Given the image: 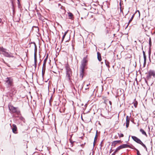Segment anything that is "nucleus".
I'll use <instances>...</instances> for the list:
<instances>
[{
  "instance_id": "obj_42",
  "label": "nucleus",
  "mask_w": 155,
  "mask_h": 155,
  "mask_svg": "<svg viewBox=\"0 0 155 155\" xmlns=\"http://www.w3.org/2000/svg\"><path fill=\"white\" fill-rule=\"evenodd\" d=\"M48 58V56L46 57V58Z\"/></svg>"
},
{
  "instance_id": "obj_17",
  "label": "nucleus",
  "mask_w": 155,
  "mask_h": 155,
  "mask_svg": "<svg viewBox=\"0 0 155 155\" xmlns=\"http://www.w3.org/2000/svg\"><path fill=\"white\" fill-rule=\"evenodd\" d=\"M135 14H133L131 18L130 19V20H129L128 24L130 23L132 20L133 18H134V15Z\"/></svg>"
},
{
  "instance_id": "obj_1",
  "label": "nucleus",
  "mask_w": 155,
  "mask_h": 155,
  "mask_svg": "<svg viewBox=\"0 0 155 155\" xmlns=\"http://www.w3.org/2000/svg\"><path fill=\"white\" fill-rule=\"evenodd\" d=\"M65 68L66 69V78L68 81H70L72 75V71L68 65H66Z\"/></svg>"
},
{
  "instance_id": "obj_2",
  "label": "nucleus",
  "mask_w": 155,
  "mask_h": 155,
  "mask_svg": "<svg viewBox=\"0 0 155 155\" xmlns=\"http://www.w3.org/2000/svg\"><path fill=\"white\" fill-rule=\"evenodd\" d=\"M5 84L8 87L12 86L13 84V79L11 78H7L5 80Z\"/></svg>"
},
{
  "instance_id": "obj_22",
  "label": "nucleus",
  "mask_w": 155,
  "mask_h": 155,
  "mask_svg": "<svg viewBox=\"0 0 155 155\" xmlns=\"http://www.w3.org/2000/svg\"><path fill=\"white\" fill-rule=\"evenodd\" d=\"M37 61V59H35V68H36V62Z\"/></svg>"
},
{
  "instance_id": "obj_32",
  "label": "nucleus",
  "mask_w": 155,
  "mask_h": 155,
  "mask_svg": "<svg viewBox=\"0 0 155 155\" xmlns=\"http://www.w3.org/2000/svg\"><path fill=\"white\" fill-rule=\"evenodd\" d=\"M97 134H96V136L95 137V138H94V142L95 141V140H96L97 139Z\"/></svg>"
},
{
  "instance_id": "obj_15",
  "label": "nucleus",
  "mask_w": 155,
  "mask_h": 155,
  "mask_svg": "<svg viewBox=\"0 0 155 155\" xmlns=\"http://www.w3.org/2000/svg\"><path fill=\"white\" fill-rule=\"evenodd\" d=\"M68 30L66 31L65 32L62 37V42L63 41V40L65 37V36L68 33Z\"/></svg>"
},
{
  "instance_id": "obj_14",
  "label": "nucleus",
  "mask_w": 155,
  "mask_h": 155,
  "mask_svg": "<svg viewBox=\"0 0 155 155\" xmlns=\"http://www.w3.org/2000/svg\"><path fill=\"white\" fill-rule=\"evenodd\" d=\"M84 69H81V71L80 72V76L82 78H83L84 73Z\"/></svg>"
},
{
  "instance_id": "obj_35",
  "label": "nucleus",
  "mask_w": 155,
  "mask_h": 155,
  "mask_svg": "<svg viewBox=\"0 0 155 155\" xmlns=\"http://www.w3.org/2000/svg\"><path fill=\"white\" fill-rule=\"evenodd\" d=\"M109 103L110 104V106H111L112 103L111 101H109Z\"/></svg>"
},
{
  "instance_id": "obj_34",
  "label": "nucleus",
  "mask_w": 155,
  "mask_h": 155,
  "mask_svg": "<svg viewBox=\"0 0 155 155\" xmlns=\"http://www.w3.org/2000/svg\"><path fill=\"white\" fill-rule=\"evenodd\" d=\"M2 23V24H3V22H2V19L0 18V23Z\"/></svg>"
},
{
  "instance_id": "obj_33",
  "label": "nucleus",
  "mask_w": 155,
  "mask_h": 155,
  "mask_svg": "<svg viewBox=\"0 0 155 155\" xmlns=\"http://www.w3.org/2000/svg\"><path fill=\"white\" fill-rule=\"evenodd\" d=\"M117 150H115V151L112 154H114V155H115V153L117 152Z\"/></svg>"
},
{
  "instance_id": "obj_4",
  "label": "nucleus",
  "mask_w": 155,
  "mask_h": 155,
  "mask_svg": "<svg viewBox=\"0 0 155 155\" xmlns=\"http://www.w3.org/2000/svg\"><path fill=\"white\" fill-rule=\"evenodd\" d=\"M152 76L155 77V71L153 70H150L148 72V75L147 76L148 79H150Z\"/></svg>"
},
{
  "instance_id": "obj_23",
  "label": "nucleus",
  "mask_w": 155,
  "mask_h": 155,
  "mask_svg": "<svg viewBox=\"0 0 155 155\" xmlns=\"http://www.w3.org/2000/svg\"><path fill=\"white\" fill-rule=\"evenodd\" d=\"M47 59H45V60H44V63H43V66H45V64H46V62L47 61Z\"/></svg>"
},
{
  "instance_id": "obj_26",
  "label": "nucleus",
  "mask_w": 155,
  "mask_h": 155,
  "mask_svg": "<svg viewBox=\"0 0 155 155\" xmlns=\"http://www.w3.org/2000/svg\"><path fill=\"white\" fill-rule=\"evenodd\" d=\"M118 134L119 137H122L124 136V135L122 134H119V133H118Z\"/></svg>"
},
{
  "instance_id": "obj_10",
  "label": "nucleus",
  "mask_w": 155,
  "mask_h": 155,
  "mask_svg": "<svg viewBox=\"0 0 155 155\" xmlns=\"http://www.w3.org/2000/svg\"><path fill=\"white\" fill-rule=\"evenodd\" d=\"M149 45H150V48L148 51V54L149 55V58H150V54L151 53V50H150V47L151 45V41L150 38L149 39Z\"/></svg>"
},
{
  "instance_id": "obj_30",
  "label": "nucleus",
  "mask_w": 155,
  "mask_h": 155,
  "mask_svg": "<svg viewBox=\"0 0 155 155\" xmlns=\"http://www.w3.org/2000/svg\"><path fill=\"white\" fill-rule=\"evenodd\" d=\"M37 55H36V52H35V53H34V58H36Z\"/></svg>"
},
{
  "instance_id": "obj_40",
  "label": "nucleus",
  "mask_w": 155,
  "mask_h": 155,
  "mask_svg": "<svg viewBox=\"0 0 155 155\" xmlns=\"http://www.w3.org/2000/svg\"><path fill=\"white\" fill-rule=\"evenodd\" d=\"M149 61L150 62V58L149 59Z\"/></svg>"
},
{
  "instance_id": "obj_36",
  "label": "nucleus",
  "mask_w": 155,
  "mask_h": 155,
  "mask_svg": "<svg viewBox=\"0 0 155 155\" xmlns=\"http://www.w3.org/2000/svg\"><path fill=\"white\" fill-rule=\"evenodd\" d=\"M99 61H101L102 59H98Z\"/></svg>"
},
{
  "instance_id": "obj_12",
  "label": "nucleus",
  "mask_w": 155,
  "mask_h": 155,
  "mask_svg": "<svg viewBox=\"0 0 155 155\" xmlns=\"http://www.w3.org/2000/svg\"><path fill=\"white\" fill-rule=\"evenodd\" d=\"M68 18L70 19H72L73 18V15L72 13L69 12L68 13Z\"/></svg>"
},
{
  "instance_id": "obj_7",
  "label": "nucleus",
  "mask_w": 155,
  "mask_h": 155,
  "mask_svg": "<svg viewBox=\"0 0 155 155\" xmlns=\"http://www.w3.org/2000/svg\"><path fill=\"white\" fill-rule=\"evenodd\" d=\"M132 138L134 141L140 144L142 142L138 138L135 136H132Z\"/></svg>"
},
{
  "instance_id": "obj_41",
  "label": "nucleus",
  "mask_w": 155,
  "mask_h": 155,
  "mask_svg": "<svg viewBox=\"0 0 155 155\" xmlns=\"http://www.w3.org/2000/svg\"><path fill=\"white\" fill-rule=\"evenodd\" d=\"M120 11L121 12L122 11V10H121V8H120Z\"/></svg>"
},
{
  "instance_id": "obj_19",
  "label": "nucleus",
  "mask_w": 155,
  "mask_h": 155,
  "mask_svg": "<svg viewBox=\"0 0 155 155\" xmlns=\"http://www.w3.org/2000/svg\"><path fill=\"white\" fill-rule=\"evenodd\" d=\"M97 58H101V54L99 52H97Z\"/></svg>"
},
{
  "instance_id": "obj_18",
  "label": "nucleus",
  "mask_w": 155,
  "mask_h": 155,
  "mask_svg": "<svg viewBox=\"0 0 155 155\" xmlns=\"http://www.w3.org/2000/svg\"><path fill=\"white\" fill-rule=\"evenodd\" d=\"M141 144L142 146L146 149V150L147 151V148L146 146H145V145L144 144L142 143H142H141V144Z\"/></svg>"
},
{
  "instance_id": "obj_11",
  "label": "nucleus",
  "mask_w": 155,
  "mask_h": 155,
  "mask_svg": "<svg viewBox=\"0 0 155 155\" xmlns=\"http://www.w3.org/2000/svg\"><path fill=\"white\" fill-rule=\"evenodd\" d=\"M130 122V118H129L128 116L126 117V127L127 128L129 125Z\"/></svg>"
},
{
  "instance_id": "obj_5",
  "label": "nucleus",
  "mask_w": 155,
  "mask_h": 155,
  "mask_svg": "<svg viewBox=\"0 0 155 155\" xmlns=\"http://www.w3.org/2000/svg\"><path fill=\"white\" fill-rule=\"evenodd\" d=\"M87 61L86 60V59H83L82 61H81V69H84L85 68L86 66L87 65Z\"/></svg>"
},
{
  "instance_id": "obj_16",
  "label": "nucleus",
  "mask_w": 155,
  "mask_h": 155,
  "mask_svg": "<svg viewBox=\"0 0 155 155\" xmlns=\"http://www.w3.org/2000/svg\"><path fill=\"white\" fill-rule=\"evenodd\" d=\"M5 50H6L4 48L0 47V52L1 54H3L4 52H5Z\"/></svg>"
},
{
  "instance_id": "obj_28",
  "label": "nucleus",
  "mask_w": 155,
  "mask_h": 155,
  "mask_svg": "<svg viewBox=\"0 0 155 155\" xmlns=\"http://www.w3.org/2000/svg\"><path fill=\"white\" fill-rule=\"evenodd\" d=\"M143 58H146V56L145 53V52L144 51H143Z\"/></svg>"
},
{
  "instance_id": "obj_29",
  "label": "nucleus",
  "mask_w": 155,
  "mask_h": 155,
  "mask_svg": "<svg viewBox=\"0 0 155 155\" xmlns=\"http://www.w3.org/2000/svg\"><path fill=\"white\" fill-rule=\"evenodd\" d=\"M138 12V14H139V16H140V12H139V11L138 10H137L136 11L135 14H136L137 13V12Z\"/></svg>"
},
{
  "instance_id": "obj_13",
  "label": "nucleus",
  "mask_w": 155,
  "mask_h": 155,
  "mask_svg": "<svg viewBox=\"0 0 155 155\" xmlns=\"http://www.w3.org/2000/svg\"><path fill=\"white\" fill-rule=\"evenodd\" d=\"M140 131L142 133V134L144 135H145L146 137L147 136V135L146 133V132L144 131V130L143 129H140Z\"/></svg>"
},
{
  "instance_id": "obj_20",
  "label": "nucleus",
  "mask_w": 155,
  "mask_h": 155,
  "mask_svg": "<svg viewBox=\"0 0 155 155\" xmlns=\"http://www.w3.org/2000/svg\"><path fill=\"white\" fill-rule=\"evenodd\" d=\"M120 142V140H116L114 141H113V143L115 145L117 143H119Z\"/></svg>"
},
{
  "instance_id": "obj_9",
  "label": "nucleus",
  "mask_w": 155,
  "mask_h": 155,
  "mask_svg": "<svg viewBox=\"0 0 155 155\" xmlns=\"http://www.w3.org/2000/svg\"><path fill=\"white\" fill-rule=\"evenodd\" d=\"M4 55L5 56V57H13L12 56V55L9 53L8 52H6V51L5 52H4L3 54H2Z\"/></svg>"
},
{
  "instance_id": "obj_3",
  "label": "nucleus",
  "mask_w": 155,
  "mask_h": 155,
  "mask_svg": "<svg viewBox=\"0 0 155 155\" xmlns=\"http://www.w3.org/2000/svg\"><path fill=\"white\" fill-rule=\"evenodd\" d=\"M8 108L9 110L12 113H15L18 114L20 113V111L17 109V108L14 107L12 105H9Z\"/></svg>"
},
{
  "instance_id": "obj_27",
  "label": "nucleus",
  "mask_w": 155,
  "mask_h": 155,
  "mask_svg": "<svg viewBox=\"0 0 155 155\" xmlns=\"http://www.w3.org/2000/svg\"><path fill=\"white\" fill-rule=\"evenodd\" d=\"M136 150L137 151V155H141V154H140V153L139 152V151L138 150H137V149H136Z\"/></svg>"
},
{
  "instance_id": "obj_8",
  "label": "nucleus",
  "mask_w": 155,
  "mask_h": 155,
  "mask_svg": "<svg viewBox=\"0 0 155 155\" xmlns=\"http://www.w3.org/2000/svg\"><path fill=\"white\" fill-rule=\"evenodd\" d=\"M12 127H13L12 129V132L14 133H15V134L16 133V132L17 130V127L16 125L15 124H13L12 125Z\"/></svg>"
},
{
  "instance_id": "obj_37",
  "label": "nucleus",
  "mask_w": 155,
  "mask_h": 155,
  "mask_svg": "<svg viewBox=\"0 0 155 155\" xmlns=\"http://www.w3.org/2000/svg\"><path fill=\"white\" fill-rule=\"evenodd\" d=\"M85 89L86 90H87V89H89V87H86V88Z\"/></svg>"
},
{
  "instance_id": "obj_25",
  "label": "nucleus",
  "mask_w": 155,
  "mask_h": 155,
  "mask_svg": "<svg viewBox=\"0 0 155 155\" xmlns=\"http://www.w3.org/2000/svg\"><path fill=\"white\" fill-rule=\"evenodd\" d=\"M134 106L135 107H136L137 105V102L136 101L134 103Z\"/></svg>"
},
{
  "instance_id": "obj_6",
  "label": "nucleus",
  "mask_w": 155,
  "mask_h": 155,
  "mask_svg": "<svg viewBox=\"0 0 155 155\" xmlns=\"http://www.w3.org/2000/svg\"><path fill=\"white\" fill-rule=\"evenodd\" d=\"M127 147H130V146L127 144H123L118 147L116 150L118 151L122 149Z\"/></svg>"
},
{
  "instance_id": "obj_38",
  "label": "nucleus",
  "mask_w": 155,
  "mask_h": 155,
  "mask_svg": "<svg viewBox=\"0 0 155 155\" xmlns=\"http://www.w3.org/2000/svg\"><path fill=\"white\" fill-rule=\"evenodd\" d=\"M36 49H37V48H36V46L35 44V49H36Z\"/></svg>"
},
{
  "instance_id": "obj_39",
  "label": "nucleus",
  "mask_w": 155,
  "mask_h": 155,
  "mask_svg": "<svg viewBox=\"0 0 155 155\" xmlns=\"http://www.w3.org/2000/svg\"><path fill=\"white\" fill-rule=\"evenodd\" d=\"M90 84H87V87Z\"/></svg>"
},
{
  "instance_id": "obj_31",
  "label": "nucleus",
  "mask_w": 155,
  "mask_h": 155,
  "mask_svg": "<svg viewBox=\"0 0 155 155\" xmlns=\"http://www.w3.org/2000/svg\"><path fill=\"white\" fill-rule=\"evenodd\" d=\"M44 73H45V71H44L43 68L42 70V75L43 76L44 75Z\"/></svg>"
},
{
  "instance_id": "obj_21",
  "label": "nucleus",
  "mask_w": 155,
  "mask_h": 155,
  "mask_svg": "<svg viewBox=\"0 0 155 155\" xmlns=\"http://www.w3.org/2000/svg\"><path fill=\"white\" fill-rule=\"evenodd\" d=\"M105 62L106 64V65L108 67H109V62L107 61V60H105Z\"/></svg>"
},
{
  "instance_id": "obj_24",
  "label": "nucleus",
  "mask_w": 155,
  "mask_h": 155,
  "mask_svg": "<svg viewBox=\"0 0 155 155\" xmlns=\"http://www.w3.org/2000/svg\"><path fill=\"white\" fill-rule=\"evenodd\" d=\"M144 64H143V66L144 67L145 66V65L146 63V60L147 59H144Z\"/></svg>"
},
{
  "instance_id": "obj_43",
  "label": "nucleus",
  "mask_w": 155,
  "mask_h": 155,
  "mask_svg": "<svg viewBox=\"0 0 155 155\" xmlns=\"http://www.w3.org/2000/svg\"><path fill=\"white\" fill-rule=\"evenodd\" d=\"M111 155H114V154H111Z\"/></svg>"
}]
</instances>
